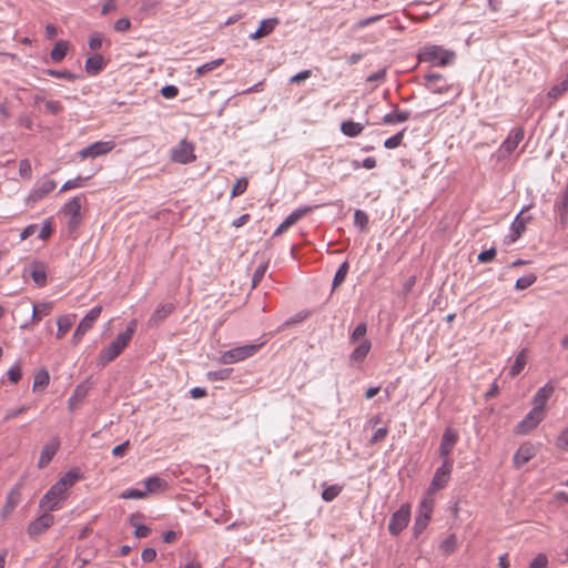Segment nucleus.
<instances>
[{
    "instance_id": "nucleus-1",
    "label": "nucleus",
    "mask_w": 568,
    "mask_h": 568,
    "mask_svg": "<svg viewBox=\"0 0 568 568\" xmlns=\"http://www.w3.org/2000/svg\"><path fill=\"white\" fill-rule=\"evenodd\" d=\"M80 479L78 469H70L43 495L40 507L47 511L59 510L65 499L67 490Z\"/></svg>"
},
{
    "instance_id": "nucleus-2",
    "label": "nucleus",
    "mask_w": 568,
    "mask_h": 568,
    "mask_svg": "<svg viewBox=\"0 0 568 568\" xmlns=\"http://www.w3.org/2000/svg\"><path fill=\"white\" fill-rule=\"evenodd\" d=\"M138 321L135 318L131 320L128 324L124 332L120 333L108 347L103 348L100 352L98 358V365L101 367L106 366L109 363L114 361L129 345L132 339L135 329H136Z\"/></svg>"
},
{
    "instance_id": "nucleus-3",
    "label": "nucleus",
    "mask_w": 568,
    "mask_h": 568,
    "mask_svg": "<svg viewBox=\"0 0 568 568\" xmlns=\"http://www.w3.org/2000/svg\"><path fill=\"white\" fill-rule=\"evenodd\" d=\"M418 58L423 62H428L432 65L445 67L450 64L455 59V52L446 50L440 45H426L422 49Z\"/></svg>"
},
{
    "instance_id": "nucleus-4",
    "label": "nucleus",
    "mask_w": 568,
    "mask_h": 568,
    "mask_svg": "<svg viewBox=\"0 0 568 568\" xmlns=\"http://www.w3.org/2000/svg\"><path fill=\"white\" fill-rule=\"evenodd\" d=\"M263 342L257 344H247L225 351L220 355L219 363L229 365L242 362L254 356L263 346Z\"/></svg>"
},
{
    "instance_id": "nucleus-5",
    "label": "nucleus",
    "mask_w": 568,
    "mask_h": 568,
    "mask_svg": "<svg viewBox=\"0 0 568 568\" xmlns=\"http://www.w3.org/2000/svg\"><path fill=\"white\" fill-rule=\"evenodd\" d=\"M83 200V195L73 196L61 209V212L68 217L67 227L69 232L75 231L82 221L81 209Z\"/></svg>"
},
{
    "instance_id": "nucleus-6",
    "label": "nucleus",
    "mask_w": 568,
    "mask_h": 568,
    "mask_svg": "<svg viewBox=\"0 0 568 568\" xmlns=\"http://www.w3.org/2000/svg\"><path fill=\"white\" fill-rule=\"evenodd\" d=\"M410 518V507L402 505L390 517L388 523V531L393 536L399 535L408 525Z\"/></svg>"
},
{
    "instance_id": "nucleus-7",
    "label": "nucleus",
    "mask_w": 568,
    "mask_h": 568,
    "mask_svg": "<svg viewBox=\"0 0 568 568\" xmlns=\"http://www.w3.org/2000/svg\"><path fill=\"white\" fill-rule=\"evenodd\" d=\"M102 312L101 306H94L91 308L87 315L80 321L79 325L77 326L73 336H72V343L74 345L79 344L84 334L92 328L93 324L99 318L100 314Z\"/></svg>"
},
{
    "instance_id": "nucleus-8",
    "label": "nucleus",
    "mask_w": 568,
    "mask_h": 568,
    "mask_svg": "<svg viewBox=\"0 0 568 568\" xmlns=\"http://www.w3.org/2000/svg\"><path fill=\"white\" fill-rule=\"evenodd\" d=\"M453 460H444L443 465L436 469L434 477L430 481V485L428 487V491L430 494H434L443 489L447 485L453 470Z\"/></svg>"
},
{
    "instance_id": "nucleus-9",
    "label": "nucleus",
    "mask_w": 568,
    "mask_h": 568,
    "mask_svg": "<svg viewBox=\"0 0 568 568\" xmlns=\"http://www.w3.org/2000/svg\"><path fill=\"white\" fill-rule=\"evenodd\" d=\"M546 414L531 408L528 414L516 425L515 432L518 435H527L532 432L544 419Z\"/></svg>"
},
{
    "instance_id": "nucleus-10",
    "label": "nucleus",
    "mask_w": 568,
    "mask_h": 568,
    "mask_svg": "<svg viewBox=\"0 0 568 568\" xmlns=\"http://www.w3.org/2000/svg\"><path fill=\"white\" fill-rule=\"evenodd\" d=\"M424 80L425 88L434 94H444L453 89V84L448 83L447 79L439 73H427Z\"/></svg>"
},
{
    "instance_id": "nucleus-11",
    "label": "nucleus",
    "mask_w": 568,
    "mask_h": 568,
    "mask_svg": "<svg viewBox=\"0 0 568 568\" xmlns=\"http://www.w3.org/2000/svg\"><path fill=\"white\" fill-rule=\"evenodd\" d=\"M171 159L173 162L186 164L195 159L193 144L186 140H182L171 151Z\"/></svg>"
},
{
    "instance_id": "nucleus-12",
    "label": "nucleus",
    "mask_w": 568,
    "mask_h": 568,
    "mask_svg": "<svg viewBox=\"0 0 568 568\" xmlns=\"http://www.w3.org/2000/svg\"><path fill=\"white\" fill-rule=\"evenodd\" d=\"M115 144L113 141H97L87 148L79 151L81 159L97 158L100 155L108 154L114 149Z\"/></svg>"
},
{
    "instance_id": "nucleus-13",
    "label": "nucleus",
    "mask_w": 568,
    "mask_h": 568,
    "mask_svg": "<svg viewBox=\"0 0 568 568\" xmlns=\"http://www.w3.org/2000/svg\"><path fill=\"white\" fill-rule=\"evenodd\" d=\"M57 186V183L54 180L45 179L41 182H38L34 184L32 190L29 193V196L27 199L28 204H34L41 199H43L45 195L51 193Z\"/></svg>"
},
{
    "instance_id": "nucleus-14",
    "label": "nucleus",
    "mask_w": 568,
    "mask_h": 568,
    "mask_svg": "<svg viewBox=\"0 0 568 568\" xmlns=\"http://www.w3.org/2000/svg\"><path fill=\"white\" fill-rule=\"evenodd\" d=\"M50 513L51 511L45 510L41 516L29 524L28 535L30 537H37L43 534L54 524V517Z\"/></svg>"
},
{
    "instance_id": "nucleus-15",
    "label": "nucleus",
    "mask_w": 568,
    "mask_h": 568,
    "mask_svg": "<svg viewBox=\"0 0 568 568\" xmlns=\"http://www.w3.org/2000/svg\"><path fill=\"white\" fill-rule=\"evenodd\" d=\"M555 393V386L548 382L532 397V408L546 414V404Z\"/></svg>"
},
{
    "instance_id": "nucleus-16",
    "label": "nucleus",
    "mask_w": 568,
    "mask_h": 568,
    "mask_svg": "<svg viewBox=\"0 0 568 568\" xmlns=\"http://www.w3.org/2000/svg\"><path fill=\"white\" fill-rule=\"evenodd\" d=\"M524 135L525 132L523 128L513 129L510 134L504 140V142L499 146V152L501 153V155H509L511 152H514L518 144L523 141Z\"/></svg>"
},
{
    "instance_id": "nucleus-17",
    "label": "nucleus",
    "mask_w": 568,
    "mask_h": 568,
    "mask_svg": "<svg viewBox=\"0 0 568 568\" xmlns=\"http://www.w3.org/2000/svg\"><path fill=\"white\" fill-rule=\"evenodd\" d=\"M457 439H458V435L455 430H453L450 428L445 429L442 440H440V445H439V456H440V458H443V462L452 460L449 458V455L453 452V449L457 443Z\"/></svg>"
},
{
    "instance_id": "nucleus-18",
    "label": "nucleus",
    "mask_w": 568,
    "mask_h": 568,
    "mask_svg": "<svg viewBox=\"0 0 568 568\" xmlns=\"http://www.w3.org/2000/svg\"><path fill=\"white\" fill-rule=\"evenodd\" d=\"M537 453L536 447L530 443H524L519 446L517 452L514 455V465L517 468L523 467L527 464L532 457H535Z\"/></svg>"
},
{
    "instance_id": "nucleus-19",
    "label": "nucleus",
    "mask_w": 568,
    "mask_h": 568,
    "mask_svg": "<svg viewBox=\"0 0 568 568\" xmlns=\"http://www.w3.org/2000/svg\"><path fill=\"white\" fill-rule=\"evenodd\" d=\"M60 447V440L58 437L51 438L42 448L40 458L38 462L39 468L47 467Z\"/></svg>"
},
{
    "instance_id": "nucleus-20",
    "label": "nucleus",
    "mask_w": 568,
    "mask_h": 568,
    "mask_svg": "<svg viewBox=\"0 0 568 568\" xmlns=\"http://www.w3.org/2000/svg\"><path fill=\"white\" fill-rule=\"evenodd\" d=\"M432 511V504L428 503L427 500H423L419 507V514L416 517L414 524V532L416 536L419 535L427 527Z\"/></svg>"
},
{
    "instance_id": "nucleus-21",
    "label": "nucleus",
    "mask_w": 568,
    "mask_h": 568,
    "mask_svg": "<svg viewBox=\"0 0 568 568\" xmlns=\"http://www.w3.org/2000/svg\"><path fill=\"white\" fill-rule=\"evenodd\" d=\"M278 24H280L278 18L263 19L260 22V26L256 29V31L250 34V39L257 40V39L267 37L268 34H271L274 31V29Z\"/></svg>"
},
{
    "instance_id": "nucleus-22",
    "label": "nucleus",
    "mask_w": 568,
    "mask_h": 568,
    "mask_svg": "<svg viewBox=\"0 0 568 568\" xmlns=\"http://www.w3.org/2000/svg\"><path fill=\"white\" fill-rule=\"evenodd\" d=\"M371 347V342L364 338L349 355V362L352 364H361L368 355Z\"/></svg>"
},
{
    "instance_id": "nucleus-23",
    "label": "nucleus",
    "mask_w": 568,
    "mask_h": 568,
    "mask_svg": "<svg viewBox=\"0 0 568 568\" xmlns=\"http://www.w3.org/2000/svg\"><path fill=\"white\" fill-rule=\"evenodd\" d=\"M143 485L148 494L163 491L168 488V483L158 476H152L144 479Z\"/></svg>"
},
{
    "instance_id": "nucleus-24",
    "label": "nucleus",
    "mask_w": 568,
    "mask_h": 568,
    "mask_svg": "<svg viewBox=\"0 0 568 568\" xmlns=\"http://www.w3.org/2000/svg\"><path fill=\"white\" fill-rule=\"evenodd\" d=\"M174 310V305L172 303L160 304L155 311L153 312L150 322L152 324H158L166 318Z\"/></svg>"
},
{
    "instance_id": "nucleus-25",
    "label": "nucleus",
    "mask_w": 568,
    "mask_h": 568,
    "mask_svg": "<svg viewBox=\"0 0 568 568\" xmlns=\"http://www.w3.org/2000/svg\"><path fill=\"white\" fill-rule=\"evenodd\" d=\"M527 364V348H523L509 368L508 375L514 378L521 373Z\"/></svg>"
},
{
    "instance_id": "nucleus-26",
    "label": "nucleus",
    "mask_w": 568,
    "mask_h": 568,
    "mask_svg": "<svg viewBox=\"0 0 568 568\" xmlns=\"http://www.w3.org/2000/svg\"><path fill=\"white\" fill-rule=\"evenodd\" d=\"M104 68V59L100 54L89 57L85 61V71L89 74H98Z\"/></svg>"
},
{
    "instance_id": "nucleus-27",
    "label": "nucleus",
    "mask_w": 568,
    "mask_h": 568,
    "mask_svg": "<svg viewBox=\"0 0 568 568\" xmlns=\"http://www.w3.org/2000/svg\"><path fill=\"white\" fill-rule=\"evenodd\" d=\"M410 118L409 111H394L387 113L383 116L382 123L386 125H394L396 123H402L407 121Z\"/></svg>"
},
{
    "instance_id": "nucleus-28",
    "label": "nucleus",
    "mask_w": 568,
    "mask_h": 568,
    "mask_svg": "<svg viewBox=\"0 0 568 568\" xmlns=\"http://www.w3.org/2000/svg\"><path fill=\"white\" fill-rule=\"evenodd\" d=\"M51 311V304L50 303H42L39 305L33 304L31 307V323L37 324L39 323L42 317L49 315Z\"/></svg>"
},
{
    "instance_id": "nucleus-29",
    "label": "nucleus",
    "mask_w": 568,
    "mask_h": 568,
    "mask_svg": "<svg viewBox=\"0 0 568 568\" xmlns=\"http://www.w3.org/2000/svg\"><path fill=\"white\" fill-rule=\"evenodd\" d=\"M567 91H568V74L565 77V79L562 81L552 85L549 89L547 97H548V99L556 101L559 98H561Z\"/></svg>"
},
{
    "instance_id": "nucleus-30",
    "label": "nucleus",
    "mask_w": 568,
    "mask_h": 568,
    "mask_svg": "<svg viewBox=\"0 0 568 568\" xmlns=\"http://www.w3.org/2000/svg\"><path fill=\"white\" fill-rule=\"evenodd\" d=\"M88 394V387L85 385H78L72 394V396L68 400V406L70 410L77 408L78 404L85 398Z\"/></svg>"
},
{
    "instance_id": "nucleus-31",
    "label": "nucleus",
    "mask_w": 568,
    "mask_h": 568,
    "mask_svg": "<svg viewBox=\"0 0 568 568\" xmlns=\"http://www.w3.org/2000/svg\"><path fill=\"white\" fill-rule=\"evenodd\" d=\"M75 315H62L58 318V331H57V337L62 338L65 333L72 327L74 322Z\"/></svg>"
},
{
    "instance_id": "nucleus-32",
    "label": "nucleus",
    "mask_w": 568,
    "mask_h": 568,
    "mask_svg": "<svg viewBox=\"0 0 568 568\" xmlns=\"http://www.w3.org/2000/svg\"><path fill=\"white\" fill-rule=\"evenodd\" d=\"M523 211L515 217L514 222L511 223V234H513V241L517 240L521 233L526 229V224L529 221L528 217L523 216Z\"/></svg>"
},
{
    "instance_id": "nucleus-33",
    "label": "nucleus",
    "mask_w": 568,
    "mask_h": 568,
    "mask_svg": "<svg viewBox=\"0 0 568 568\" xmlns=\"http://www.w3.org/2000/svg\"><path fill=\"white\" fill-rule=\"evenodd\" d=\"M363 129V124L354 121H344L341 124V131L343 132V134L349 138H355L359 135Z\"/></svg>"
},
{
    "instance_id": "nucleus-34",
    "label": "nucleus",
    "mask_w": 568,
    "mask_h": 568,
    "mask_svg": "<svg viewBox=\"0 0 568 568\" xmlns=\"http://www.w3.org/2000/svg\"><path fill=\"white\" fill-rule=\"evenodd\" d=\"M68 52V42L60 40L58 41L50 52V58L54 62H61Z\"/></svg>"
},
{
    "instance_id": "nucleus-35",
    "label": "nucleus",
    "mask_w": 568,
    "mask_h": 568,
    "mask_svg": "<svg viewBox=\"0 0 568 568\" xmlns=\"http://www.w3.org/2000/svg\"><path fill=\"white\" fill-rule=\"evenodd\" d=\"M30 276L38 286H44L47 283V273L42 265H33Z\"/></svg>"
},
{
    "instance_id": "nucleus-36",
    "label": "nucleus",
    "mask_w": 568,
    "mask_h": 568,
    "mask_svg": "<svg viewBox=\"0 0 568 568\" xmlns=\"http://www.w3.org/2000/svg\"><path fill=\"white\" fill-rule=\"evenodd\" d=\"M224 63V59H215L213 61L206 62L195 69V73L197 77H203L206 73L215 70L216 68L221 67Z\"/></svg>"
},
{
    "instance_id": "nucleus-37",
    "label": "nucleus",
    "mask_w": 568,
    "mask_h": 568,
    "mask_svg": "<svg viewBox=\"0 0 568 568\" xmlns=\"http://www.w3.org/2000/svg\"><path fill=\"white\" fill-rule=\"evenodd\" d=\"M232 368H221L216 371H210L206 373V378L210 382L226 381L231 377Z\"/></svg>"
},
{
    "instance_id": "nucleus-38",
    "label": "nucleus",
    "mask_w": 568,
    "mask_h": 568,
    "mask_svg": "<svg viewBox=\"0 0 568 568\" xmlns=\"http://www.w3.org/2000/svg\"><path fill=\"white\" fill-rule=\"evenodd\" d=\"M342 486L334 484L325 486L322 491V498L324 501H332L334 500L342 491Z\"/></svg>"
},
{
    "instance_id": "nucleus-39",
    "label": "nucleus",
    "mask_w": 568,
    "mask_h": 568,
    "mask_svg": "<svg viewBox=\"0 0 568 568\" xmlns=\"http://www.w3.org/2000/svg\"><path fill=\"white\" fill-rule=\"evenodd\" d=\"M537 281V276L534 273L525 274L524 276L517 278L515 283V288L517 291H523L530 287Z\"/></svg>"
},
{
    "instance_id": "nucleus-40",
    "label": "nucleus",
    "mask_w": 568,
    "mask_h": 568,
    "mask_svg": "<svg viewBox=\"0 0 568 568\" xmlns=\"http://www.w3.org/2000/svg\"><path fill=\"white\" fill-rule=\"evenodd\" d=\"M348 268H349V265L347 262H343L338 266V268L334 275V278H333V284H332L333 290L336 288L337 286H339L344 282V280L348 273Z\"/></svg>"
},
{
    "instance_id": "nucleus-41",
    "label": "nucleus",
    "mask_w": 568,
    "mask_h": 568,
    "mask_svg": "<svg viewBox=\"0 0 568 568\" xmlns=\"http://www.w3.org/2000/svg\"><path fill=\"white\" fill-rule=\"evenodd\" d=\"M50 376L45 369L39 371L33 379V390L37 388H44L49 385Z\"/></svg>"
},
{
    "instance_id": "nucleus-42",
    "label": "nucleus",
    "mask_w": 568,
    "mask_h": 568,
    "mask_svg": "<svg viewBox=\"0 0 568 568\" xmlns=\"http://www.w3.org/2000/svg\"><path fill=\"white\" fill-rule=\"evenodd\" d=\"M45 74L53 77V78H60L65 79L68 81H74L77 80L78 75L69 70H54V69H47L43 71Z\"/></svg>"
},
{
    "instance_id": "nucleus-43",
    "label": "nucleus",
    "mask_w": 568,
    "mask_h": 568,
    "mask_svg": "<svg viewBox=\"0 0 568 568\" xmlns=\"http://www.w3.org/2000/svg\"><path fill=\"white\" fill-rule=\"evenodd\" d=\"M312 209H313L312 206L298 207V209L294 210L292 213H290L286 216V220L288 221V223L294 225L297 221H300L302 217H304L306 214H308L312 211Z\"/></svg>"
},
{
    "instance_id": "nucleus-44",
    "label": "nucleus",
    "mask_w": 568,
    "mask_h": 568,
    "mask_svg": "<svg viewBox=\"0 0 568 568\" xmlns=\"http://www.w3.org/2000/svg\"><path fill=\"white\" fill-rule=\"evenodd\" d=\"M267 267H268V261H265V262L261 263L255 268L253 276H252V286L253 287H256L260 284V282L263 280V277L267 271Z\"/></svg>"
},
{
    "instance_id": "nucleus-45",
    "label": "nucleus",
    "mask_w": 568,
    "mask_h": 568,
    "mask_svg": "<svg viewBox=\"0 0 568 568\" xmlns=\"http://www.w3.org/2000/svg\"><path fill=\"white\" fill-rule=\"evenodd\" d=\"M405 131H406V129H403L398 133H396V134L392 135L390 138L386 139L384 141V146L386 149H389V150H393V149H396L397 146H399L402 141H403V139H404Z\"/></svg>"
},
{
    "instance_id": "nucleus-46",
    "label": "nucleus",
    "mask_w": 568,
    "mask_h": 568,
    "mask_svg": "<svg viewBox=\"0 0 568 568\" xmlns=\"http://www.w3.org/2000/svg\"><path fill=\"white\" fill-rule=\"evenodd\" d=\"M366 332H367V325L366 323L362 322L359 323L355 328L354 331L352 332L351 336H349V343L354 344L356 343L357 341L359 339H364L365 335H366Z\"/></svg>"
},
{
    "instance_id": "nucleus-47",
    "label": "nucleus",
    "mask_w": 568,
    "mask_h": 568,
    "mask_svg": "<svg viewBox=\"0 0 568 568\" xmlns=\"http://www.w3.org/2000/svg\"><path fill=\"white\" fill-rule=\"evenodd\" d=\"M148 495V491L135 489V488H129L121 493L120 497L123 499H141Z\"/></svg>"
},
{
    "instance_id": "nucleus-48",
    "label": "nucleus",
    "mask_w": 568,
    "mask_h": 568,
    "mask_svg": "<svg viewBox=\"0 0 568 568\" xmlns=\"http://www.w3.org/2000/svg\"><path fill=\"white\" fill-rule=\"evenodd\" d=\"M247 185H248V181L246 178L239 179L232 187L231 196L235 197V196L243 194L246 191Z\"/></svg>"
},
{
    "instance_id": "nucleus-49",
    "label": "nucleus",
    "mask_w": 568,
    "mask_h": 568,
    "mask_svg": "<svg viewBox=\"0 0 568 568\" xmlns=\"http://www.w3.org/2000/svg\"><path fill=\"white\" fill-rule=\"evenodd\" d=\"M87 179H83L81 176H78L75 179H71V180H68L65 181L62 186H61V190L60 192H65V191H69V190H73V189H78V187H82L84 185V181Z\"/></svg>"
},
{
    "instance_id": "nucleus-50",
    "label": "nucleus",
    "mask_w": 568,
    "mask_h": 568,
    "mask_svg": "<svg viewBox=\"0 0 568 568\" xmlns=\"http://www.w3.org/2000/svg\"><path fill=\"white\" fill-rule=\"evenodd\" d=\"M7 375H8V378H9V381L11 383L17 384L21 379V377H22L20 363L13 364L8 369Z\"/></svg>"
},
{
    "instance_id": "nucleus-51",
    "label": "nucleus",
    "mask_w": 568,
    "mask_h": 568,
    "mask_svg": "<svg viewBox=\"0 0 568 568\" xmlns=\"http://www.w3.org/2000/svg\"><path fill=\"white\" fill-rule=\"evenodd\" d=\"M354 224L364 230L368 224V215L362 210H356L354 212Z\"/></svg>"
},
{
    "instance_id": "nucleus-52",
    "label": "nucleus",
    "mask_w": 568,
    "mask_h": 568,
    "mask_svg": "<svg viewBox=\"0 0 568 568\" xmlns=\"http://www.w3.org/2000/svg\"><path fill=\"white\" fill-rule=\"evenodd\" d=\"M19 174L22 179L30 180L32 175L31 162L28 159H23L19 163Z\"/></svg>"
},
{
    "instance_id": "nucleus-53",
    "label": "nucleus",
    "mask_w": 568,
    "mask_h": 568,
    "mask_svg": "<svg viewBox=\"0 0 568 568\" xmlns=\"http://www.w3.org/2000/svg\"><path fill=\"white\" fill-rule=\"evenodd\" d=\"M52 233H53L52 222L50 219H47L43 222L41 229L39 230L38 236H39V239L45 241L51 236Z\"/></svg>"
},
{
    "instance_id": "nucleus-54",
    "label": "nucleus",
    "mask_w": 568,
    "mask_h": 568,
    "mask_svg": "<svg viewBox=\"0 0 568 568\" xmlns=\"http://www.w3.org/2000/svg\"><path fill=\"white\" fill-rule=\"evenodd\" d=\"M45 111L50 114H58L63 110V105L57 100H47L44 103Z\"/></svg>"
},
{
    "instance_id": "nucleus-55",
    "label": "nucleus",
    "mask_w": 568,
    "mask_h": 568,
    "mask_svg": "<svg viewBox=\"0 0 568 568\" xmlns=\"http://www.w3.org/2000/svg\"><path fill=\"white\" fill-rule=\"evenodd\" d=\"M548 558L545 554H538L529 564L528 568H547Z\"/></svg>"
},
{
    "instance_id": "nucleus-56",
    "label": "nucleus",
    "mask_w": 568,
    "mask_h": 568,
    "mask_svg": "<svg viewBox=\"0 0 568 568\" xmlns=\"http://www.w3.org/2000/svg\"><path fill=\"white\" fill-rule=\"evenodd\" d=\"M456 548V537L454 535L448 536L440 545V549L445 554H450Z\"/></svg>"
},
{
    "instance_id": "nucleus-57",
    "label": "nucleus",
    "mask_w": 568,
    "mask_h": 568,
    "mask_svg": "<svg viewBox=\"0 0 568 568\" xmlns=\"http://www.w3.org/2000/svg\"><path fill=\"white\" fill-rule=\"evenodd\" d=\"M496 248L490 247L489 250L483 251L478 254L477 260L479 263L491 262L496 257Z\"/></svg>"
},
{
    "instance_id": "nucleus-58",
    "label": "nucleus",
    "mask_w": 568,
    "mask_h": 568,
    "mask_svg": "<svg viewBox=\"0 0 568 568\" xmlns=\"http://www.w3.org/2000/svg\"><path fill=\"white\" fill-rule=\"evenodd\" d=\"M556 445L561 450L568 449V427L562 429L556 439Z\"/></svg>"
},
{
    "instance_id": "nucleus-59",
    "label": "nucleus",
    "mask_w": 568,
    "mask_h": 568,
    "mask_svg": "<svg viewBox=\"0 0 568 568\" xmlns=\"http://www.w3.org/2000/svg\"><path fill=\"white\" fill-rule=\"evenodd\" d=\"M29 409L28 405H22L19 408L8 410L3 417V422L7 423L13 418H17L19 415L26 413Z\"/></svg>"
},
{
    "instance_id": "nucleus-60",
    "label": "nucleus",
    "mask_w": 568,
    "mask_h": 568,
    "mask_svg": "<svg viewBox=\"0 0 568 568\" xmlns=\"http://www.w3.org/2000/svg\"><path fill=\"white\" fill-rule=\"evenodd\" d=\"M161 94L165 99H174L179 94V89L175 85L168 84L161 89Z\"/></svg>"
},
{
    "instance_id": "nucleus-61",
    "label": "nucleus",
    "mask_w": 568,
    "mask_h": 568,
    "mask_svg": "<svg viewBox=\"0 0 568 568\" xmlns=\"http://www.w3.org/2000/svg\"><path fill=\"white\" fill-rule=\"evenodd\" d=\"M307 315H308L307 312H298L294 316L287 318L284 322L283 327L300 323V322L304 321L307 317Z\"/></svg>"
},
{
    "instance_id": "nucleus-62",
    "label": "nucleus",
    "mask_w": 568,
    "mask_h": 568,
    "mask_svg": "<svg viewBox=\"0 0 568 568\" xmlns=\"http://www.w3.org/2000/svg\"><path fill=\"white\" fill-rule=\"evenodd\" d=\"M388 434V429L386 427H381L376 429L374 435L371 438V444H377L378 442H382Z\"/></svg>"
},
{
    "instance_id": "nucleus-63",
    "label": "nucleus",
    "mask_w": 568,
    "mask_h": 568,
    "mask_svg": "<svg viewBox=\"0 0 568 568\" xmlns=\"http://www.w3.org/2000/svg\"><path fill=\"white\" fill-rule=\"evenodd\" d=\"M559 212H567L568 211V183L565 187V191L561 195V200L558 204H556Z\"/></svg>"
},
{
    "instance_id": "nucleus-64",
    "label": "nucleus",
    "mask_w": 568,
    "mask_h": 568,
    "mask_svg": "<svg viewBox=\"0 0 568 568\" xmlns=\"http://www.w3.org/2000/svg\"><path fill=\"white\" fill-rule=\"evenodd\" d=\"M131 27V22L126 18H120L114 23V29L119 32L128 31Z\"/></svg>"
}]
</instances>
